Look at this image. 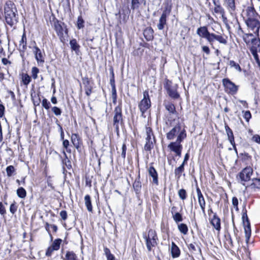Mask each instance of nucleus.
<instances>
[{
    "instance_id": "24",
    "label": "nucleus",
    "mask_w": 260,
    "mask_h": 260,
    "mask_svg": "<svg viewBox=\"0 0 260 260\" xmlns=\"http://www.w3.org/2000/svg\"><path fill=\"white\" fill-rule=\"evenodd\" d=\"M188 249L192 254H197L201 253V249L200 247L196 245L195 244L190 243L188 245Z\"/></svg>"
},
{
    "instance_id": "48",
    "label": "nucleus",
    "mask_w": 260,
    "mask_h": 260,
    "mask_svg": "<svg viewBox=\"0 0 260 260\" xmlns=\"http://www.w3.org/2000/svg\"><path fill=\"white\" fill-rule=\"evenodd\" d=\"M51 110L56 116H60L61 114V109L57 107H53Z\"/></svg>"
},
{
    "instance_id": "31",
    "label": "nucleus",
    "mask_w": 260,
    "mask_h": 260,
    "mask_svg": "<svg viewBox=\"0 0 260 260\" xmlns=\"http://www.w3.org/2000/svg\"><path fill=\"white\" fill-rule=\"evenodd\" d=\"M71 140L74 146H75L76 148H78L80 141L79 136L76 134H72Z\"/></svg>"
},
{
    "instance_id": "4",
    "label": "nucleus",
    "mask_w": 260,
    "mask_h": 260,
    "mask_svg": "<svg viewBox=\"0 0 260 260\" xmlns=\"http://www.w3.org/2000/svg\"><path fill=\"white\" fill-rule=\"evenodd\" d=\"M166 135L168 140H172L177 138L176 141H183L186 137V133L185 128L182 127L180 124H178L172 128Z\"/></svg>"
},
{
    "instance_id": "43",
    "label": "nucleus",
    "mask_w": 260,
    "mask_h": 260,
    "mask_svg": "<svg viewBox=\"0 0 260 260\" xmlns=\"http://www.w3.org/2000/svg\"><path fill=\"white\" fill-rule=\"evenodd\" d=\"M229 65L231 66V67L234 68L236 70L238 71L239 72L241 71V69L239 64L237 63L234 60H230L229 62Z\"/></svg>"
},
{
    "instance_id": "17",
    "label": "nucleus",
    "mask_w": 260,
    "mask_h": 260,
    "mask_svg": "<svg viewBox=\"0 0 260 260\" xmlns=\"http://www.w3.org/2000/svg\"><path fill=\"white\" fill-rule=\"evenodd\" d=\"M33 52L35 55V58L38 63H43L45 61L41 50L37 46H35L33 48Z\"/></svg>"
},
{
    "instance_id": "38",
    "label": "nucleus",
    "mask_w": 260,
    "mask_h": 260,
    "mask_svg": "<svg viewBox=\"0 0 260 260\" xmlns=\"http://www.w3.org/2000/svg\"><path fill=\"white\" fill-rule=\"evenodd\" d=\"M61 242V240L60 239H57L55 240V241L53 242L51 245V247L54 248L55 250H57L60 248V243Z\"/></svg>"
},
{
    "instance_id": "9",
    "label": "nucleus",
    "mask_w": 260,
    "mask_h": 260,
    "mask_svg": "<svg viewBox=\"0 0 260 260\" xmlns=\"http://www.w3.org/2000/svg\"><path fill=\"white\" fill-rule=\"evenodd\" d=\"M222 84L224 87L225 92L228 93L233 95L237 93L238 86L236 85L229 79H223L222 80Z\"/></svg>"
},
{
    "instance_id": "57",
    "label": "nucleus",
    "mask_w": 260,
    "mask_h": 260,
    "mask_svg": "<svg viewBox=\"0 0 260 260\" xmlns=\"http://www.w3.org/2000/svg\"><path fill=\"white\" fill-rule=\"evenodd\" d=\"M6 213V210L2 202H0V214L2 215H4Z\"/></svg>"
},
{
    "instance_id": "8",
    "label": "nucleus",
    "mask_w": 260,
    "mask_h": 260,
    "mask_svg": "<svg viewBox=\"0 0 260 260\" xmlns=\"http://www.w3.org/2000/svg\"><path fill=\"white\" fill-rule=\"evenodd\" d=\"M151 102L149 98L148 91H144L143 92V98L139 104V108L142 113L141 116L145 117V112L150 107Z\"/></svg>"
},
{
    "instance_id": "32",
    "label": "nucleus",
    "mask_w": 260,
    "mask_h": 260,
    "mask_svg": "<svg viewBox=\"0 0 260 260\" xmlns=\"http://www.w3.org/2000/svg\"><path fill=\"white\" fill-rule=\"evenodd\" d=\"M155 141H146L144 146V149L146 151H150L154 147V144Z\"/></svg>"
},
{
    "instance_id": "29",
    "label": "nucleus",
    "mask_w": 260,
    "mask_h": 260,
    "mask_svg": "<svg viewBox=\"0 0 260 260\" xmlns=\"http://www.w3.org/2000/svg\"><path fill=\"white\" fill-rule=\"evenodd\" d=\"M214 228H220V220L215 215H214L210 221Z\"/></svg>"
},
{
    "instance_id": "50",
    "label": "nucleus",
    "mask_w": 260,
    "mask_h": 260,
    "mask_svg": "<svg viewBox=\"0 0 260 260\" xmlns=\"http://www.w3.org/2000/svg\"><path fill=\"white\" fill-rule=\"evenodd\" d=\"M17 210V206L16 203L14 202L13 203L11 204L10 207V211L13 214H14Z\"/></svg>"
},
{
    "instance_id": "10",
    "label": "nucleus",
    "mask_w": 260,
    "mask_h": 260,
    "mask_svg": "<svg viewBox=\"0 0 260 260\" xmlns=\"http://www.w3.org/2000/svg\"><path fill=\"white\" fill-rule=\"evenodd\" d=\"M213 3L214 6L213 9L214 13L220 15L224 23H227L228 20L226 17L225 16V11L224 8L220 5L219 2L218 1L217 2L213 1Z\"/></svg>"
},
{
    "instance_id": "23",
    "label": "nucleus",
    "mask_w": 260,
    "mask_h": 260,
    "mask_svg": "<svg viewBox=\"0 0 260 260\" xmlns=\"http://www.w3.org/2000/svg\"><path fill=\"white\" fill-rule=\"evenodd\" d=\"M225 238V247L228 249L233 247L234 244L230 233L227 231L225 233L224 235Z\"/></svg>"
},
{
    "instance_id": "5",
    "label": "nucleus",
    "mask_w": 260,
    "mask_h": 260,
    "mask_svg": "<svg viewBox=\"0 0 260 260\" xmlns=\"http://www.w3.org/2000/svg\"><path fill=\"white\" fill-rule=\"evenodd\" d=\"M143 237L145 240L148 251H151L152 247L156 246L158 240L155 231L151 229H150L147 233H143Z\"/></svg>"
},
{
    "instance_id": "7",
    "label": "nucleus",
    "mask_w": 260,
    "mask_h": 260,
    "mask_svg": "<svg viewBox=\"0 0 260 260\" xmlns=\"http://www.w3.org/2000/svg\"><path fill=\"white\" fill-rule=\"evenodd\" d=\"M253 174V169L250 167H247L242 170L237 176L238 182L245 186V182L249 181Z\"/></svg>"
},
{
    "instance_id": "12",
    "label": "nucleus",
    "mask_w": 260,
    "mask_h": 260,
    "mask_svg": "<svg viewBox=\"0 0 260 260\" xmlns=\"http://www.w3.org/2000/svg\"><path fill=\"white\" fill-rule=\"evenodd\" d=\"M182 141H175L170 143L168 147L171 151L175 153L176 155L179 157L181 156V152L182 149V145L181 144Z\"/></svg>"
},
{
    "instance_id": "14",
    "label": "nucleus",
    "mask_w": 260,
    "mask_h": 260,
    "mask_svg": "<svg viewBox=\"0 0 260 260\" xmlns=\"http://www.w3.org/2000/svg\"><path fill=\"white\" fill-rule=\"evenodd\" d=\"M54 28L61 40L63 38L64 35L67 34V30L66 27L64 26L63 23L59 22L58 21L55 22Z\"/></svg>"
},
{
    "instance_id": "20",
    "label": "nucleus",
    "mask_w": 260,
    "mask_h": 260,
    "mask_svg": "<svg viewBox=\"0 0 260 260\" xmlns=\"http://www.w3.org/2000/svg\"><path fill=\"white\" fill-rule=\"evenodd\" d=\"M171 252L173 258L178 257L180 255V249L174 242L171 243Z\"/></svg>"
},
{
    "instance_id": "56",
    "label": "nucleus",
    "mask_w": 260,
    "mask_h": 260,
    "mask_svg": "<svg viewBox=\"0 0 260 260\" xmlns=\"http://www.w3.org/2000/svg\"><path fill=\"white\" fill-rule=\"evenodd\" d=\"M126 146L125 143H123L122 146V152H121V156L125 158L126 155Z\"/></svg>"
},
{
    "instance_id": "2",
    "label": "nucleus",
    "mask_w": 260,
    "mask_h": 260,
    "mask_svg": "<svg viewBox=\"0 0 260 260\" xmlns=\"http://www.w3.org/2000/svg\"><path fill=\"white\" fill-rule=\"evenodd\" d=\"M4 13L7 24L12 26L18 21V14L15 4L11 1H7L4 5Z\"/></svg>"
},
{
    "instance_id": "61",
    "label": "nucleus",
    "mask_w": 260,
    "mask_h": 260,
    "mask_svg": "<svg viewBox=\"0 0 260 260\" xmlns=\"http://www.w3.org/2000/svg\"><path fill=\"white\" fill-rule=\"evenodd\" d=\"M59 215L61 217V218L63 219V220H65L67 219V213L66 211L63 210V211H61L60 213H59Z\"/></svg>"
},
{
    "instance_id": "18",
    "label": "nucleus",
    "mask_w": 260,
    "mask_h": 260,
    "mask_svg": "<svg viewBox=\"0 0 260 260\" xmlns=\"http://www.w3.org/2000/svg\"><path fill=\"white\" fill-rule=\"evenodd\" d=\"M197 192L199 204L201 207L202 212L205 213L206 203L202 192L199 187L197 188Z\"/></svg>"
},
{
    "instance_id": "55",
    "label": "nucleus",
    "mask_w": 260,
    "mask_h": 260,
    "mask_svg": "<svg viewBox=\"0 0 260 260\" xmlns=\"http://www.w3.org/2000/svg\"><path fill=\"white\" fill-rule=\"evenodd\" d=\"M232 204L234 208L237 210L238 209V200L236 197H233L232 199Z\"/></svg>"
},
{
    "instance_id": "1",
    "label": "nucleus",
    "mask_w": 260,
    "mask_h": 260,
    "mask_svg": "<svg viewBox=\"0 0 260 260\" xmlns=\"http://www.w3.org/2000/svg\"><path fill=\"white\" fill-rule=\"evenodd\" d=\"M245 23L249 31L256 37L259 36L260 28V16L255 11L253 6H249L245 10Z\"/></svg>"
},
{
    "instance_id": "54",
    "label": "nucleus",
    "mask_w": 260,
    "mask_h": 260,
    "mask_svg": "<svg viewBox=\"0 0 260 260\" xmlns=\"http://www.w3.org/2000/svg\"><path fill=\"white\" fill-rule=\"evenodd\" d=\"M54 248H52L51 246L49 247L46 252V255L47 256H50L52 255V252L55 251Z\"/></svg>"
},
{
    "instance_id": "27",
    "label": "nucleus",
    "mask_w": 260,
    "mask_h": 260,
    "mask_svg": "<svg viewBox=\"0 0 260 260\" xmlns=\"http://www.w3.org/2000/svg\"><path fill=\"white\" fill-rule=\"evenodd\" d=\"M146 137L145 138L146 141H155V138L152 133V129L149 127H146Z\"/></svg>"
},
{
    "instance_id": "59",
    "label": "nucleus",
    "mask_w": 260,
    "mask_h": 260,
    "mask_svg": "<svg viewBox=\"0 0 260 260\" xmlns=\"http://www.w3.org/2000/svg\"><path fill=\"white\" fill-rule=\"evenodd\" d=\"M92 92V87L90 86H85V93L89 96Z\"/></svg>"
},
{
    "instance_id": "53",
    "label": "nucleus",
    "mask_w": 260,
    "mask_h": 260,
    "mask_svg": "<svg viewBox=\"0 0 260 260\" xmlns=\"http://www.w3.org/2000/svg\"><path fill=\"white\" fill-rule=\"evenodd\" d=\"M143 0H132V8L133 9L138 8L139 4Z\"/></svg>"
},
{
    "instance_id": "47",
    "label": "nucleus",
    "mask_w": 260,
    "mask_h": 260,
    "mask_svg": "<svg viewBox=\"0 0 260 260\" xmlns=\"http://www.w3.org/2000/svg\"><path fill=\"white\" fill-rule=\"evenodd\" d=\"M42 104V106L46 110H48L50 108L51 104L46 99L43 100Z\"/></svg>"
},
{
    "instance_id": "40",
    "label": "nucleus",
    "mask_w": 260,
    "mask_h": 260,
    "mask_svg": "<svg viewBox=\"0 0 260 260\" xmlns=\"http://www.w3.org/2000/svg\"><path fill=\"white\" fill-rule=\"evenodd\" d=\"M178 196L182 200H184L186 199L187 193L185 189H181L178 191Z\"/></svg>"
},
{
    "instance_id": "45",
    "label": "nucleus",
    "mask_w": 260,
    "mask_h": 260,
    "mask_svg": "<svg viewBox=\"0 0 260 260\" xmlns=\"http://www.w3.org/2000/svg\"><path fill=\"white\" fill-rule=\"evenodd\" d=\"M134 189L137 192L139 191L141 188V183L139 180H135L133 184Z\"/></svg>"
},
{
    "instance_id": "30",
    "label": "nucleus",
    "mask_w": 260,
    "mask_h": 260,
    "mask_svg": "<svg viewBox=\"0 0 260 260\" xmlns=\"http://www.w3.org/2000/svg\"><path fill=\"white\" fill-rule=\"evenodd\" d=\"M64 260H77V257L73 251H67Z\"/></svg>"
},
{
    "instance_id": "16",
    "label": "nucleus",
    "mask_w": 260,
    "mask_h": 260,
    "mask_svg": "<svg viewBox=\"0 0 260 260\" xmlns=\"http://www.w3.org/2000/svg\"><path fill=\"white\" fill-rule=\"evenodd\" d=\"M223 5L231 15L234 14L236 10L235 0H226L223 2Z\"/></svg>"
},
{
    "instance_id": "52",
    "label": "nucleus",
    "mask_w": 260,
    "mask_h": 260,
    "mask_svg": "<svg viewBox=\"0 0 260 260\" xmlns=\"http://www.w3.org/2000/svg\"><path fill=\"white\" fill-rule=\"evenodd\" d=\"M84 20L82 18L81 16H79L77 20V26L79 29H80L84 27Z\"/></svg>"
},
{
    "instance_id": "36",
    "label": "nucleus",
    "mask_w": 260,
    "mask_h": 260,
    "mask_svg": "<svg viewBox=\"0 0 260 260\" xmlns=\"http://www.w3.org/2000/svg\"><path fill=\"white\" fill-rule=\"evenodd\" d=\"M31 78L27 74H23L22 75V81L24 85H27L30 82Z\"/></svg>"
},
{
    "instance_id": "64",
    "label": "nucleus",
    "mask_w": 260,
    "mask_h": 260,
    "mask_svg": "<svg viewBox=\"0 0 260 260\" xmlns=\"http://www.w3.org/2000/svg\"><path fill=\"white\" fill-rule=\"evenodd\" d=\"M203 51L205 52L206 54H209L210 53L209 48L207 46H203L202 47Z\"/></svg>"
},
{
    "instance_id": "3",
    "label": "nucleus",
    "mask_w": 260,
    "mask_h": 260,
    "mask_svg": "<svg viewBox=\"0 0 260 260\" xmlns=\"http://www.w3.org/2000/svg\"><path fill=\"white\" fill-rule=\"evenodd\" d=\"M197 34L201 38L207 40L211 45H213L214 42L216 40L219 43L226 45L228 43L227 37H224L222 35H217L214 33H210L206 26H201L197 30Z\"/></svg>"
},
{
    "instance_id": "26",
    "label": "nucleus",
    "mask_w": 260,
    "mask_h": 260,
    "mask_svg": "<svg viewBox=\"0 0 260 260\" xmlns=\"http://www.w3.org/2000/svg\"><path fill=\"white\" fill-rule=\"evenodd\" d=\"M247 187L254 190L255 189H260V179L253 178L252 180V183L249 185L246 186V188Z\"/></svg>"
},
{
    "instance_id": "44",
    "label": "nucleus",
    "mask_w": 260,
    "mask_h": 260,
    "mask_svg": "<svg viewBox=\"0 0 260 260\" xmlns=\"http://www.w3.org/2000/svg\"><path fill=\"white\" fill-rule=\"evenodd\" d=\"M251 229H244L245 235L246 238V242L247 243H248L251 234Z\"/></svg>"
},
{
    "instance_id": "34",
    "label": "nucleus",
    "mask_w": 260,
    "mask_h": 260,
    "mask_svg": "<svg viewBox=\"0 0 260 260\" xmlns=\"http://www.w3.org/2000/svg\"><path fill=\"white\" fill-rule=\"evenodd\" d=\"M242 221L244 228H250V224L246 213L243 214Z\"/></svg>"
},
{
    "instance_id": "19",
    "label": "nucleus",
    "mask_w": 260,
    "mask_h": 260,
    "mask_svg": "<svg viewBox=\"0 0 260 260\" xmlns=\"http://www.w3.org/2000/svg\"><path fill=\"white\" fill-rule=\"evenodd\" d=\"M166 109L170 115H174L177 117V111L174 105L170 102L165 101L164 104Z\"/></svg>"
},
{
    "instance_id": "13",
    "label": "nucleus",
    "mask_w": 260,
    "mask_h": 260,
    "mask_svg": "<svg viewBox=\"0 0 260 260\" xmlns=\"http://www.w3.org/2000/svg\"><path fill=\"white\" fill-rule=\"evenodd\" d=\"M170 13L171 9L168 7H166L163 11L159 19V22L157 25V27L159 30L164 29L165 25L166 24L167 17L170 15Z\"/></svg>"
},
{
    "instance_id": "51",
    "label": "nucleus",
    "mask_w": 260,
    "mask_h": 260,
    "mask_svg": "<svg viewBox=\"0 0 260 260\" xmlns=\"http://www.w3.org/2000/svg\"><path fill=\"white\" fill-rule=\"evenodd\" d=\"M244 113L243 117L247 122H249L250 119L251 118V114L249 111H246L245 112L243 111Z\"/></svg>"
},
{
    "instance_id": "25",
    "label": "nucleus",
    "mask_w": 260,
    "mask_h": 260,
    "mask_svg": "<svg viewBox=\"0 0 260 260\" xmlns=\"http://www.w3.org/2000/svg\"><path fill=\"white\" fill-rule=\"evenodd\" d=\"M143 34L147 41H151L153 38V30L151 27L146 28L144 30Z\"/></svg>"
},
{
    "instance_id": "35",
    "label": "nucleus",
    "mask_w": 260,
    "mask_h": 260,
    "mask_svg": "<svg viewBox=\"0 0 260 260\" xmlns=\"http://www.w3.org/2000/svg\"><path fill=\"white\" fill-rule=\"evenodd\" d=\"M17 194L19 198L23 199L26 196V192L23 187H21L17 190Z\"/></svg>"
},
{
    "instance_id": "22",
    "label": "nucleus",
    "mask_w": 260,
    "mask_h": 260,
    "mask_svg": "<svg viewBox=\"0 0 260 260\" xmlns=\"http://www.w3.org/2000/svg\"><path fill=\"white\" fill-rule=\"evenodd\" d=\"M26 49V37L24 33L21 40L19 41V50L21 52H24Z\"/></svg>"
},
{
    "instance_id": "33",
    "label": "nucleus",
    "mask_w": 260,
    "mask_h": 260,
    "mask_svg": "<svg viewBox=\"0 0 260 260\" xmlns=\"http://www.w3.org/2000/svg\"><path fill=\"white\" fill-rule=\"evenodd\" d=\"M183 164H181L180 166L177 168L175 170V174L176 176H177V178L179 179L181 176V174L184 170Z\"/></svg>"
},
{
    "instance_id": "11",
    "label": "nucleus",
    "mask_w": 260,
    "mask_h": 260,
    "mask_svg": "<svg viewBox=\"0 0 260 260\" xmlns=\"http://www.w3.org/2000/svg\"><path fill=\"white\" fill-rule=\"evenodd\" d=\"M253 37L252 33H249L245 35V37L244 38L245 42L246 44H249L250 42L251 43V47L255 48L256 52H260V40L256 38H252L250 39L249 37Z\"/></svg>"
},
{
    "instance_id": "39",
    "label": "nucleus",
    "mask_w": 260,
    "mask_h": 260,
    "mask_svg": "<svg viewBox=\"0 0 260 260\" xmlns=\"http://www.w3.org/2000/svg\"><path fill=\"white\" fill-rule=\"evenodd\" d=\"M172 217L176 223L181 222L183 220L182 216L179 212L174 214L172 215Z\"/></svg>"
},
{
    "instance_id": "49",
    "label": "nucleus",
    "mask_w": 260,
    "mask_h": 260,
    "mask_svg": "<svg viewBox=\"0 0 260 260\" xmlns=\"http://www.w3.org/2000/svg\"><path fill=\"white\" fill-rule=\"evenodd\" d=\"M39 70L37 67H33L31 69V74L32 77L34 79H36L38 78V73H39Z\"/></svg>"
},
{
    "instance_id": "15",
    "label": "nucleus",
    "mask_w": 260,
    "mask_h": 260,
    "mask_svg": "<svg viewBox=\"0 0 260 260\" xmlns=\"http://www.w3.org/2000/svg\"><path fill=\"white\" fill-rule=\"evenodd\" d=\"M177 87L176 84L171 85L168 83L167 85L168 93L170 96L175 99L179 97V94L177 91Z\"/></svg>"
},
{
    "instance_id": "41",
    "label": "nucleus",
    "mask_w": 260,
    "mask_h": 260,
    "mask_svg": "<svg viewBox=\"0 0 260 260\" xmlns=\"http://www.w3.org/2000/svg\"><path fill=\"white\" fill-rule=\"evenodd\" d=\"M255 49H256L255 48H254V47H251L250 48V52H251V54H252V55L256 62L260 60L258 58L257 52H256Z\"/></svg>"
},
{
    "instance_id": "42",
    "label": "nucleus",
    "mask_w": 260,
    "mask_h": 260,
    "mask_svg": "<svg viewBox=\"0 0 260 260\" xmlns=\"http://www.w3.org/2000/svg\"><path fill=\"white\" fill-rule=\"evenodd\" d=\"M15 169L13 166H9L6 168L7 175L8 177H11L13 173L15 172Z\"/></svg>"
},
{
    "instance_id": "37",
    "label": "nucleus",
    "mask_w": 260,
    "mask_h": 260,
    "mask_svg": "<svg viewBox=\"0 0 260 260\" xmlns=\"http://www.w3.org/2000/svg\"><path fill=\"white\" fill-rule=\"evenodd\" d=\"M70 44L71 45V48L75 51H78L79 48V45L77 44V41L76 39H72L70 41Z\"/></svg>"
},
{
    "instance_id": "6",
    "label": "nucleus",
    "mask_w": 260,
    "mask_h": 260,
    "mask_svg": "<svg viewBox=\"0 0 260 260\" xmlns=\"http://www.w3.org/2000/svg\"><path fill=\"white\" fill-rule=\"evenodd\" d=\"M123 123L122 114V108L119 105L116 106L114 110L113 126L116 132H119V125Z\"/></svg>"
},
{
    "instance_id": "21",
    "label": "nucleus",
    "mask_w": 260,
    "mask_h": 260,
    "mask_svg": "<svg viewBox=\"0 0 260 260\" xmlns=\"http://www.w3.org/2000/svg\"><path fill=\"white\" fill-rule=\"evenodd\" d=\"M148 173L149 176L152 177L153 178V182L155 185H158V174L154 168L153 167H150L148 169Z\"/></svg>"
},
{
    "instance_id": "60",
    "label": "nucleus",
    "mask_w": 260,
    "mask_h": 260,
    "mask_svg": "<svg viewBox=\"0 0 260 260\" xmlns=\"http://www.w3.org/2000/svg\"><path fill=\"white\" fill-rule=\"evenodd\" d=\"M225 129L227 134L228 137L233 135L232 129L228 125H225Z\"/></svg>"
},
{
    "instance_id": "62",
    "label": "nucleus",
    "mask_w": 260,
    "mask_h": 260,
    "mask_svg": "<svg viewBox=\"0 0 260 260\" xmlns=\"http://www.w3.org/2000/svg\"><path fill=\"white\" fill-rule=\"evenodd\" d=\"M62 145L64 148L66 149L67 151H68V146H69V142L67 140H63Z\"/></svg>"
},
{
    "instance_id": "63",
    "label": "nucleus",
    "mask_w": 260,
    "mask_h": 260,
    "mask_svg": "<svg viewBox=\"0 0 260 260\" xmlns=\"http://www.w3.org/2000/svg\"><path fill=\"white\" fill-rule=\"evenodd\" d=\"M112 97L113 99V102H115L116 100V92L115 85L113 86L112 88Z\"/></svg>"
},
{
    "instance_id": "28",
    "label": "nucleus",
    "mask_w": 260,
    "mask_h": 260,
    "mask_svg": "<svg viewBox=\"0 0 260 260\" xmlns=\"http://www.w3.org/2000/svg\"><path fill=\"white\" fill-rule=\"evenodd\" d=\"M85 204L86 206L87 209L88 211L91 212L92 211V207L91 205V199L89 195H86L84 197Z\"/></svg>"
},
{
    "instance_id": "46",
    "label": "nucleus",
    "mask_w": 260,
    "mask_h": 260,
    "mask_svg": "<svg viewBox=\"0 0 260 260\" xmlns=\"http://www.w3.org/2000/svg\"><path fill=\"white\" fill-rule=\"evenodd\" d=\"M228 139H229L230 143L233 145L234 149L235 150L236 152L237 153V148L236 147V144H235V140H234V135H233L232 136H228Z\"/></svg>"
},
{
    "instance_id": "58",
    "label": "nucleus",
    "mask_w": 260,
    "mask_h": 260,
    "mask_svg": "<svg viewBox=\"0 0 260 260\" xmlns=\"http://www.w3.org/2000/svg\"><path fill=\"white\" fill-rule=\"evenodd\" d=\"M252 140L258 144H260V136L255 135L252 138Z\"/></svg>"
}]
</instances>
